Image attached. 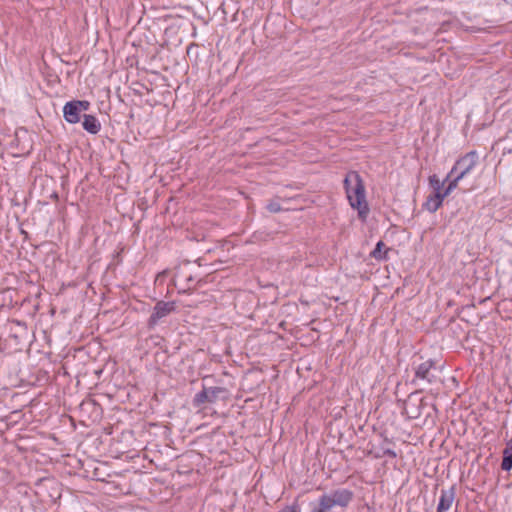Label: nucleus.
Wrapping results in <instances>:
<instances>
[{
  "label": "nucleus",
  "mask_w": 512,
  "mask_h": 512,
  "mask_svg": "<svg viewBox=\"0 0 512 512\" xmlns=\"http://www.w3.org/2000/svg\"><path fill=\"white\" fill-rule=\"evenodd\" d=\"M279 512H301V511H300L299 505L297 503H293L292 505L285 506Z\"/></svg>",
  "instance_id": "obj_19"
},
{
  "label": "nucleus",
  "mask_w": 512,
  "mask_h": 512,
  "mask_svg": "<svg viewBox=\"0 0 512 512\" xmlns=\"http://www.w3.org/2000/svg\"><path fill=\"white\" fill-rule=\"evenodd\" d=\"M385 247V244L382 242V241H379L377 244H376V247L374 248V250L371 252V257L377 259V260H383V259H386L387 258V253L389 251V249H386L384 252H382V249Z\"/></svg>",
  "instance_id": "obj_13"
},
{
  "label": "nucleus",
  "mask_w": 512,
  "mask_h": 512,
  "mask_svg": "<svg viewBox=\"0 0 512 512\" xmlns=\"http://www.w3.org/2000/svg\"><path fill=\"white\" fill-rule=\"evenodd\" d=\"M501 468L504 471H509L512 468V450L510 448L506 447L503 451Z\"/></svg>",
  "instance_id": "obj_14"
},
{
  "label": "nucleus",
  "mask_w": 512,
  "mask_h": 512,
  "mask_svg": "<svg viewBox=\"0 0 512 512\" xmlns=\"http://www.w3.org/2000/svg\"><path fill=\"white\" fill-rule=\"evenodd\" d=\"M435 370V362L431 359L426 360L415 368V379L433 383L436 380V376L433 373Z\"/></svg>",
  "instance_id": "obj_7"
},
{
  "label": "nucleus",
  "mask_w": 512,
  "mask_h": 512,
  "mask_svg": "<svg viewBox=\"0 0 512 512\" xmlns=\"http://www.w3.org/2000/svg\"><path fill=\"white\" fill-rule=\"evenodd\" d=\"M368 454L373 455L374 458L378 459L383 456H389L390 458H396L397 454L394 450L386 447H381L380 449H375L373 446L368 451Z\"/></svg>",
  "instance_id": "obj_12"
},
{
  "label": "nucleus",
  "mask_w": 512,
  "mask_h": 512,
  "mask_svg": "<svg viewBox=\"0 0 512 512\" xmlns=\"http://www.w3.org/2000/svg\"><path fill=\"white\" fill-rule=\"evenodd\" d=\"M426 405L425 399L420 398L418 393H412L408 396L407 400L404 402V413L410 419H417L422 414V408Z\"/></svg>",
  "instance_id": "obj_5"
},
{
  "label": "nucleus",
  "mask_w": 512,
  "mask_h": 512,
  "mask_svg": "<svg viewBox=\"0 0 512 512\" xmlns=\"http://www.w3.org/2000/svg\"><path fill=\"white\" fill-rule=\"evenodd\" d=\"M353 499V492L349 489H337L330 494H324L311 512H329L333 507H346Z\"/></svg>",
  "instance_id": "obj_2"
},
{
  "label": "nucleus",
  "mask_w": 512,
  "mask_h": 512,
  "mask_svg": "<svg viewBox=\"0 0 512 512\" xmlns=\"http://www.w3.org/2000/svg\"><path fill=\"white\" fill-rule=\"evenodd\" d=\"M384 442H385V443H389L390 441L388 440V438H385V439H384Z\"/></svg>",
  "instance_id": "obj_20"
},
{
  "label": "nucleus",
  "mask_w": 512,
  "mask_h": 512,
  "mask_svg": "<svg viewBox=\"0 0 512 512\" xmlns=\"http://www.w3.org/2000/svg\"><path fill=\"white\" fill-rule=\"evenodd\" d=\"M82 125L84 130L91 134H97L101 129V124L98 119L90 114H84Z\"/></svg>",
  "instance_id": "obj_10"
},
{
  "label": "nucleus",
  "mask_w": 512,
  "mask_h": 512,
  "mask_svg": "<svg viewBox=\"0 0 512 512\" xmlns=\"http://www.w3.org/2000/svg\"><path fill=\"white\" fill-rule=\"evenodd\" d=\"M429 183L431 185V187L434 189V193L435 194H438V193H443L441 191L442 189V186H443V182H441L439 180V178L437 177V175H432L429 177Z\"/></svg>",
  "instance_id": "obj_15"
},
{
  "label": "nucleus",
  "mask_w": 512,
  "mask_h": 512,
  "mask_svg": "<svg viewBox=\"0 0 512 512\" xmlns=\"http://www.w3.org/2000/svg\"><path fill=\"white\" fill-rule=\"evenodd\" d=\"M266 208L271 213H278V212L282 211V207H281L279 201H277L276 199L270 200L268 202Z\"/></svg>",
  "instance_id": "obj_17"
},
{
  "label": "nucleus",
  "mask_w": 512,
  "mask_h": 512,
  "mask_svg": "<svg viewBox=\"0 0 512 512\" xmlns=\"http://www.w3.org/2000/svg\"><path fill=\"white\" fill-rule=\"evenodd\" d=\"M344 187L351 207L357 209L358 217L365 221L369 214V207L366 201L365 186L359 173L349 172L344 179Z\"/></svg>",
  "instance_id": "obj_1"
},
{
  "label": "nucleus",
  "mask_w": 512,
  "mask_h": 512,
  "mask_svg": "<svg viewBox=\"0 0 512 512\" xmlns=\"http://www.w3.org/2000/svg\"><path fill=\"white\" fill-rule=\"evenodd\" d=\"M478 163L479 155L475 150L466 153L456 161L447 175V179L451 178L454 174H458L460 177L464 178L478 165Z\"/></svg>",
  "instance_id": "obj_3"
},
{
  "label": "nucleus",
  "mask_w": 512,
  "mask_h": 512,
  "mask_svg": "<svg viewBox=\"0 0 512 512\" xmlns=\"http://www.w3.org/2000/svg\"><path fill=\"white\" fill-rule=\"evenodd\" d=\"M462 179L463 177H460L458 174H456V176L449 182L448 186L441 194L444 195V197L448 196L451 191L457 187L459 181Z\"/></svg>",
  "instance_id": "obj_16"
},
{
  "label": "nucleus",
  "mask_w": 512,
  "mask_h": 512,
  "mask_svg": "<svg viewBox=\"0 0 512 512\" xmlns=\"http://www.w3.org/2000/svg\"><path fill=\"white\" fill-rule=\"evenodd\" d=\"M228 399V390L224 387H203V389L198 392L193 399V405L195 407H200L205 403H215L218 400H226Z\"/></svg>",
  "instance_id": "obj_4"
},
{
  "label": "nucleus",
  "mask_w": 512,
  "mask_h": 512,
  "mask_svg": "<svg viewBox=\"0 0 512 512\" xmlns=\"http://www.w3.org/2000/svg\"><path fill=\"white\" fill-rule=\"evenodd\" d=\"M507 448H510L512 450V438H511V446H508Z\"/></svg>",
  "instance_id": "obj_21"
},
{
  "label": "nucleus",
  "mask_w": 512,
  "mask_h": 512,
  "mask_svg": "<svg viewBox=\"0 0 512 512\" xmlns=\"http://www.w3.org/2000/svg\"><path fill=\"white\" fill-rule=\"evenodd\" d=\"M444 198H445L444 195H442L441 193H438V194L434 193L433 195H431L427 198L425 206L430 212H435L442 205Z\"/></svg>",
  "instance_id": "obj_11"
},
{
  "label": "nucleus",
  "mask_w": 512,
  "mask_h": 512,
  "mask_svg": "<svg viewBox=\"0 0 512 512\" xmlns=\"http://www.w3.org/2000/svg\"><path fill=\"white\" fill-rule=\"evenodd\" d=\"M80 114L81 112L73 101L67 102L63 107L64 119L68 123H78L80 121Z\"/></svg>",
  "instance_id": "obj_9"
},
{
  "label": "nucleus",
  "mask_w": 512,
  "mask_h": 512,
  "mask_svg": "<svg viewBox=\"0 0 512 512\" xmlns=\"http://www.w3.org/2000/svg\"><path fill=\"white\" fill-rule=\"evenodd\" d=\"M175 310V302L158 301L148 319V327L154 328L158 322Z\"/></svg>",
  "instance_id": "obj_6"
},
{
  "label": "nucleus",
  "mask_w": 512,
  "mask_h": 512,
  "mask_svg": "<svg viewBox=\"0 0 512 512\" xmlns=\"http://www.w3.org/2000/svg\"><path fill=\"white\" fill-rule=\"evenodd\" d=\"M73 102L76 104L80 112L87 111L90 107L89 101L86 100H73Z\"/></svg>",
  "instance_id": "obj_18"
},
{
  "label": "nucleus",
  "mask_w": 512,
  "mask_h": 512,
  "mask_svg": "<svg viewBox=\"0 0 512 512\" xmlns=\"http://www.w3.org/2000/svg\"><path fill=\"white\" fill-rule=\"evenodd\" d=\"M455 499V488L452 486L449 489L441 490V496L437 506V512H446L450 509Z\"/></svg>",
  "instance_id": "obj_8"
}]
</instances>
